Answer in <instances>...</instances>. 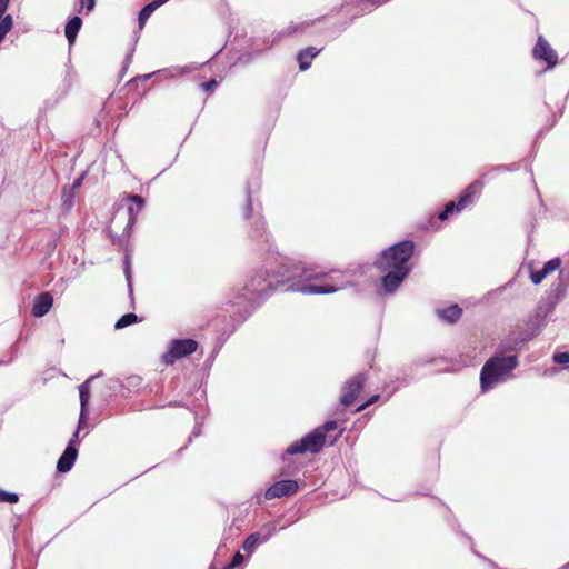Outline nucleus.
I'll use <instances>...</instances> for the list:
<instances>
[{"mask_svg": "<svg viewBox=\"0 0 569 569\" xmlns=\"http://www.w3.org/2000/svg\"><path fill=\"white\" fill-rule=\"evenodd\" d=\"M276 261L279 264L277 269L266 270L253 276L243 286L241 292L233 300L229 301L232 307H237L233 315L240 320H244L259 305L260 300L269 295V291L276 290L292 279L317 280L327 277L332 278L319 268L306 267L301 262L292 263L288 258H276Z\"/></svg>", "mask_w": 569, "mask_h": 569, "instance_id": "obj_1", "label": "nucleus"}, {"mask_svg": "<svg viewBox=\"0 0 569 569\" xmlns=\"http://www.w3.org/2000/svg\"><path fill=\"white\" fill-rule=\"evenodd\" d=\"M415 250L410 240L398 242L383 250L375 262L380 272H383L382 288L386 293H393L410 272L409 260Z\"/></svg>", "mask_w": 569, "mask_h": 569, "instance_id": "obj_2", "label": "nucleus"}, {"mask_svg": "<svg viewBox=\"0 0 569 569\" xmlns=\"http://www.w3.org/2000/svg\"><path fill=\"white\" fill-rule=\"evenodd\" d=\"M516 355H505L496 350L495 356L486 361L480 372V385L483 391L492 388L505 379L518 366Z\"/></svg>", "mask_w": 569, "mask_h": 569, "instance_id": "obj_3", "label": "nucleus"}, {"mask_svg": "<svg viewBox=\"0 0 569 569\" xmlns=\"http://www.w3.org/2000/svg\"><path fill=\"white\" fill-rule=\"evenodd\" d=\"M546 317L547 311H543L541 307H539L536 311V315L532 319H530L529 325L532 327H537L536 330L531 335H521L517 332L510 333L507 338H505L499 346L497 347V350L499 352H502L507 355L508 352H515L522 348V346L531 339L533 336H536L541 327L546 325Z\"/></svg>", "mask_w": 569, "mask_h": 569, "instance_id": "obj_4", "label": "nucleus"}, {"mask_svg": "<svg viewBox=\"0 0 569 569\" xmlns=\"http://www.w3.org/2000/svg\"><path fill=\"white\" fill-rule=\"evenodd\" d=\"M483 183L480 180H476L469 184L465 191L460 194L458 202L450 201L445 206V209L438 214L439 220L445 221L450 213L453 211L460 212L469 203L473 201V198L480 193Z\"/></svg>", "mask_w": 569, "mask_h": 569, "instance_id": "obj_5", "label": "nucleus"}, {"mask_svg": "<svg viewBox=\"0 0 569 569\" xmlns=\"http://www.w3.org/2000/svg\"><path fill=\"white\" fill-rule=\"evenodd\" d=\"M322 430H317V428L311 431L310 433L302 437L299 441L290 445L286 452L288 455H296V453H305V452H311L317 453L319 452L325 445V436L321 435Z\"/></svg>", "mask_w": 569, "mask_h": 569, "instance_id": "obj_6", "label": "nucleus"}, {"mask_svg": "<svg viewBox=\"0 0 569 569\" xmlns=\"http://www.w3.org/2000/svg\"><path fill=\"white\" fill-rule=\"evenodd\" d=\"M198 349V342L193 339H173L169 343L168 351L162 356L166 365H172L176 360L187 357Z\"/></svg>", "mask_w": 569, "mask_h": 569, "instance_id": "obj_7", "label": "nucleus"}, {"mask_svg": "<svg viewBox=\"0 0 569 569\" xmlns=\"http://www.w3.org/2000/svg\"><path fill=\"white\" fill-rule=\"evenodd\" d=\"M277 530L274 522L266 523L262 527L261 532H253L244 539L242 549L248 553H253L256 549L260 545L266 543L277 532Z\"/></svg>", "mask_w": 569, "mask_h": 569, "instance_id": "obj_8", "label": "nucleus"}, {"mask_svg": "<svg viewBox=\"0 0 569 569\" xmlns=\"http://www.w3.org/2000/svg\"><path fill=\"white\" fill-rule=\"evenodd\" d=\"M365 381V373H357L356 376L347 380L342 388L340 402L346 407L352 405L357 399L359 392L362 390Z\"/></svg>", "mask_w": 569, "mask_h": 569, "instance_id": "obj_9", "label": "nucleus"}, {"mask_svg": "<svg viewBox=\"0 0 569 569\" xmlns=\"http://www.w3.org/2000/svg\"><path fill=\"white\" fill-rule=\"evenodd\" d=\"M299 489V485L296 480L286 479L274 482L270 486L264 493L267 500L276 498H282L295 495Z\"/></svg>", "mask_w": 569, "mask_h": 569, "instance_id": "obj_10", "label": "nucleus"}, {"mask_svg": "<svg viewBox=\"0 0 569 569\" xmlns=\"http://www.w3.org/2000/svg\"><path fill=\"white\" fill-rule=\"evenodd\" d=\"M345 284H333V283H327V284H301L297 286L296 283L289 284L284 291H298L303 295H327V293H333L337 292L340 289H343Z\"/></svg>", "mask_w": 569, "mask_h": 569, "instance_id": "obj_11", "label": "nucleus"}, {"mask_svg": "<svg viewBox=\"0 0 569 569\" xmlns=\"http://www.w3.org/2000/svg\"><path fill=\"white\" fill-rule=\"evenodd\" d=\"M533 57L538 60H543L547 63V68H553L558 62V54L548 43V41L539 36L537 43L533 48Z\"/></svg>", "mask_w": 569, "mask_h": 569, "instance_id": "obj_12", "label": "nucleus"}, {"mask_svg": "<svg viewBox=\"0 0 569 569\" xmlns=\"http://www.w3.org/2000/svg\"><path fill=\"white\" fill-rule=\"evenodd\" d=\"M313 21H302L299 23L291 22L287 28L274 32L272 34V39L267 41V44L269 47H272L280 41H282L284 38L291 37L296 33H303L309 27H311Z\"/></svg>", "mask_w": 569, "mask_h": 569, "instance_id": "obj_13", "label": "nucleus"}, {"mask_svg": "<svg viewBox=\"0 0 569 569\" xmlns=\"http://www.w3.org/2000/svg\"><path fill=\"white\" fill-rule=\"evenodd\" d=\"M77 443L78 442L76 441V439H71L69 441L67 448L64 449L63 453L61 455L57 462V470L59 472L64 473L72 468L78 456Z\"/></svg>", "mask_w": 569, "mask_h": 569, "instance_id": "obj_14", "label": "nucleus"}, {"mask_svg": "<svg viewBox=\"0 0 569 569\" xmlns=\"http://www.w3.org/2000/svg\"><path fill=\"white\" fill-rule=\"evenodd\" d=\"M53 298L49 292L40 293L33 302L32 315L37 318L47 315L52 307Z\"/></svg>", "mask_w": 569, "mask_h": 569, "instance_id": "obj_15", "label": "nucleus"}, {"mask_svg": "<svg viewBox=\"0 0 569 569\" xmlns=\"http://www.w3.org/2000/svg\"><path fill=\"white\" fill-rule=\"evenodd\" d=\"M321 52V49L315 47H307L299 51L297 59L301 71L310 68L312 60Z\"/></svg>", "mask_w": 569, "mask_h": 569, "instance_id": "obj_16", "label": "nucleus"}, {"mask_svg": "<svg viewBox=\"0 0 569 569\" xmlns=\"http://www.w3.org/2000/svg\"><path fill=\"white\" fill-rule=\"evenodd\" d=\"M169 0H153L146 4L139 12L138 23L139 28L142 29L149 19V17L162 4L167 3Z\"/></svg>", "mask_w": 569, "mask_h": 569, "instance_id": "obj_17", "label": "nucleus"}, {"mask_svg": "<svg viewBox=\"0 0 569 569\" xmlns=\"http://www.w3.org/2000/svg\"><path fill=\"white\" fill-rule=\"evenodd\" d=\"M461 313L462 309L458 305H452L448 308L437 310L438 318L448 323H455L458 321L461 317Z\"/></svg>", "mask_w": 569, "mask_h": 569, "instance_id": "obj_18", "label": "nucleus"}, {"mask_svg": "<svg viewBox=\"0 0 569 569\" xmlns=\"http://www.w3.org/2000/svg\"><path fill=\"white\" fill-rule=\"evenodd\" d=\"M82 26V20L80 17L74 16L70 18L64 28V34L68 39L69 44H72L76 41L77 34Z\"/></svg>", "mask_w": 569, "mask_h": 569, "instance_id": "obj_19", "label": "nucleus"}, {"mask_svg": "<svg viewBox=\"0 0 569 569\" xmlns=\"http://www.w3.org/2000/svg\"><path fill=\"white\" fill-rule=\"evenodd\" d=\"M99 375H97L98 377ZM96 378V376L89 377L83 383L79 386V397H80V408L88 409V403L90 400V382Z\"/></svg>", "mask_w": 569, "mask_h": 569, "instance_id": "obj_20", "label": "nucleus"}, {"mask_svg": "<svg viewBox=\"0 0 569 569\" xmlns=\"http://www.w3.org/2000/svg\"><path fill=\"white\" fill-rule=\"evenodd\" d=\"M138 321V316L136 313L129 312L119 318L114 325L117 330L123 329L130 325H133Z\"/></svg>", "mask_w": 569, "mask_h": 569, "instance_id": "obj_21", "label": "nucleus"}, {"mask_svg": "<svg viewBox=\"0 0 569 569\" xmlns=\"http://www.w3.org/2000/svg\"><path fill=\"white\" fill-rule=\"evenodd\" d=\"M251 238H261L264 242H268V236L266 234V222L262 218H258L256 220V230L251 233Z\"/></svg>", "mask_w": 569, "mask_h": 569, "instance_id": "obj_22", "label": "nucleus"}, {"mask_svg": "<svg viewBox=\"0 0 569 569\" xmlns=\"http://www.w3.org/2000/svg\"><path fill=\"white\" fill-rule=\"evenodd\" d=\"M12 24V17L10 14L4 16L0 22V43L4 39L6 34L11 30Z\"/></svg>", "mask_w": 569, "mask_h": 569, "instance_id": "obj_23", "label": "nucleus"}, {"mask_svg": "<svg viewBox=\"0 0 569 569\" xmlns=\"http://www.w3.org/2000/svg\"><path fill=\"white\" fill-rule=\"evenodd\" d=\"M97 0H78V13H90L96 7Z\"/></svg>", "mask_w": 569, "mask_h": 569, "instance_id": "obj_24", "label": "nucleus"}, {"mask_svg": "<svg viewBox=\"0 0 569 569\" xmlns=\"http://www.w3.org/2000/svg\"><path fill=\"white\" fill-rule=\"evenodd\" d=\"M87 419H88V409L80 408L78 428L74 431L73 437H72V439H76L77 442H78L79 431L87 426Z\"/></svg>", "mask_w": 569, "mask_h": 569, "instance_id": "obj_25", "label": "nucleus"}, {"mask_svg": "<svg viewBox=\"0 0 569 569\" xmlns=\"http://www.w3.org/2000/svg\"><path fill=\"white\" fill-rule=\"evenodd\" d=\"M246 196H247V204L243 210V217H244V219H249L252 216L251 189L249 186L246 189Z\"/></svg>", "mask_w": 569, "mask_h": 569, "instance_id": "obj_26", "label": "nucleus"}, {"mask_svg": "<svg viewBox=\"0 0 569 569\" xmlns=\"http://www.w3.org/2000/svg\"><path fill=\"white\" fill-rule=\"evenodd\" d=\"M139 212L140 211H138V208H133V207L128 208L129 220H128L124 231H129L132 228V226L136 223L137 216Z\"/></svg>", "mask_w": 569, "mask_h": 569, "instance_id": "obj_27", "label": "nucleus"}, {"mask_svg": "<svg viewBox=\"0 0 569 569\" xmlns=\"http://www.w3.org/2000/svg\"><path fill=\"white\" fill-rule=\"evenodd\" d=\"M244 561L243 555H241L239 551L236 552L228 566H226L227 569H233L242 565Z\"/></svg>", "mask_w": 569, "mask_h": 569, "instance_id": "obj_28", "label": "nucleus"}, {"mask_svg": "<svg viewBox=\"0 0 569 569\" xmlns=\"http://www.w3.org/2000/svg\"><path fill=\"white\" fill-rule=\"evenodd\" d=\"M124 274H126V279L128 282L129 292H130V295H132L131 270H130V261H129L128 254L126 256V259H124Z\"/></svg>", "mask_w": 569, "mask_h": 569, "instance_id": "obj_29", "label": "nucleus"}, {"mask_svg": "<svg viewBox=\"0 0 569 569\" xmlns=\"http://www.w3.org/2000/svg\"><path fill=\"white\" fill-rule=\"evenodd\" d=\"M553 361L558 365L569 363V351L557 352L553 355Z\"/></svg>", "mask_w": 569, "mask_h": 569, "instance_id": "obj_30", "label": "nucleus"}, {"mask_svg": "<svg viewBox=\"0 0 569 569\" xmlns=\"http://www.w3.org/2000/svg\"><path fill=\"white\" fill-rule=\"evenodd\" d=\"M338 427L335 420H329L325 422L321 427L317 428V430H322L321 435L326 437L327 432L336 430Z\"/></svg>", "mask_w": 569, "mask_h": 569, "instance_id": "obj_31", "label": "nucleus"}, {"mask_svg": "<svg viewBox=\"0 0 569 569\" xmlns=\"http://www.w3.org/2000/svg\"><path fill=\"white\" fill-rule=\"evenodd\" d=\"M127 200L137 204L138 211H141L144 206V199L138 194H130L127 197Z\"/></svg>", "mask_w": 569, "mask_h": 569, "instance_id": "obj_32", "label": "nucleus"}, {"mask_svg": "<svg viewBox=\"0 0 569 569\" xmlns=\"http://www.w3.org/2000/svg\"><path fill=\"white\" fill-rule=\"evenodd\" d=\"M561 266V260L560 258H553V259H550L549 261H547L543 267L547 268L550 273L556 271L557 269H559Z\"/></svg>", "mask_w": 569, "mask_h": 569, "instance_id": "obj_33", "label": "nucleus"}, {"mask_svg": "<svg viewBox=\"0 0 569 569\" xmlns=\"http://www.w3.org/2000/svg\"><path fill=\"white\" fill-rule=\"evenodd\" d=\"M546 277L541 273L540 270H531L530 271V280L533 284H539Z\"/></svg>", "mask_w": 569, "mask_h": 569, "instance_id": "obj_34", "label": "nucleus"}, {"mask_svg": "<svg viewBox=\"0 0 569 569\" xmlns=\"http://www.w3.org/2000/svg\"><path fill=\"white\" fill-rule=\"evenodd\" d=\"M217 86H218V81L214 80V79H212L210 81H207V82H203V83L200 84V87L204 91L213 90Z\"/></svg>", "mask_w": 569, "mask_h": 569, "instance_id": "obj_35", "label": "nucleus"}, {"mask_svg": "<svg viewBox=\"0 0 569 569\" xmlns=\"http://www.w3.org/2000/svg\"><path fill=\"white\" fill-rule=\"evenodd\" d=\"M18 500H19V497L17 493L8 492V491L4 492V501L3 502L16 503V502H18Z\"/></svg>", "mask_w": 569, "mask_h": 569, "instance_id": "obj_36", "label": "nucleus"}, {"mask_svg": "<svg viewBox=\"0 0 569 569\" xmlns=\"http://www.w3.org/2000/svg\"><path fill=\"white\" fill-rule=\"evenodd\" d=\"M379 396L376 395V396H372L366 403L361 405L360 407L357 408V411H361L363 410L367 406L376 402L378 400Z\"/></svg>", "mask_w": 569, "mask_h": 569, "instance_id": "obj_37", "label": "nucleus"}, {"mask_svg": "<svg viewBox=\"0 0 569 569\" xmlns=\"http://www.w3.org/2000/svg\"><path fill=\"white\" fill-rule=\"evenodd\" d=\"M82 180H83V176H80L79 178H77V179L73 181V183H72V186H71V189H72V190H76V189L80 188V186H81V183H82Z\"/></svg>", "mask_w": 569, "mask_h": 569, "instance_id": "obj_38", "label": "nucleus"}, {"mask_svg": "<svg viewBox=\"0 0 569 569\" xmlns=\"http://www.w3.org/2000/svg\"><path fill=\"white\" fill-rule=\"evenodd\" d=\"M62 197L64 199V203H68L69 206H71V203H72V196H71V193L66 196V191H63V196Z\"/></svg>", "mask_w": 569, "mask_h": 569, "instance_id": "obj_39", "label": "nucleus"}, {"mask_svg": "<svg viewBox=\"0 0 569 569\" xmlns=\"http://www.w3.org/2000/svg\"><path fill=\"white\" fill-rule=\"evenodd\" d=\"M540 271H541V273H542L545 277H547V276L550 273V271H549L547 268H545V267H542V269H541Z\"/></svg>", "mask_w": 569, "mask_h": 569, "instance_id": "obj_40", "label": "nucleus"}, {"mask_svg": "<svg viewBox=\"0 0 569 569\" xmlns=\"http://www.w3.org/2000/svg\"><path fill=\"white\" fill-rule=\"evenodd\" d=\"M189 70H186L184 68H177V72L180 73V74H183L186 72H188Z\"/></svg>", "mask_w": 569, "mask_h": 569, "instance_id": "obj_41", "label": "nucleus"}, {"mask_svg": "<svg viewBox=\"0 0 569 569\" xmlns=\"http://www.w3.org/2000/svg\"><path fill=\"white\" fill-rule=\"evenodd\" d=\"M4 490H1L0 489V502H3L4 501Z\"/></svg>", "mask_w": 569, "mask_h": 569, "instance_id": "obj_42", "label": "nucleus"}, {"mask_svg": "<svg viewBox=\"0 0 569 569\" xmlns=\"http://www.w3.org/2000/svg\"><path fill=\"white\" fill-rule=\"evenodd\" d=\"M192 435L194 437H198L200 435V429L199 428H194V430L192 431Z\"/></svg>", "mask_w": 569, "mask_h": 569, "instance_id": "obj_43", "label": "nucleus"}, {"mask_svg": "<svg viewBox=\"0 0 569 569\" xmlns=\"http://www.w3.org/2000/svg\"><path fill=\"white\" fill-rule=\"evenodd\" d=\"M349 24H350V22H345V23L342 24V29H343V30H345V29H347V27H348Z\"/></svg>", "mask_w": 569, "mask_h": 569, "instance_id": "obj_44", "label": "nucleus"}, {"mask_svg": "<svg viewBox=\"0 0 569 569\" xmlns=\"http://www.w3.org/2000/svg\"><path fill=\"white\" fill-rule=\"evenodd\" d=\"M153 76V73H149L144 76V79H150Z\"/></svg>", "mask_w": 569, "mask_h": 569, "instance_id": "obj_45", "label": "nucleus"}, {"mask_svg": "<svg viewBox=\"0 0 569 569\" xmlns=\"http://www.w3.org/2000/svg\"><path fill=\"white\" fill-rule=\"evenodd\" d=\"M569 568V562L567 565H565L561 569H568Z\"/></svg>", "mask_w": 569, "mask_h": 569, "instance_id": "obj_46", "label": "nucleus"}]
</instances>
